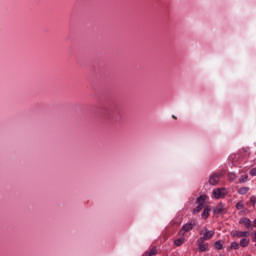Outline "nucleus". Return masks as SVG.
<instances>
[{"instance_id":"obj_1","label":"nucleus","mask_w":256,"mask_h":256,"mask_svg":"<svg viewBox=\"0 0 256 256\" xmlns=\"http://www.w3.org/2000/svg\"><path fill=\"white\" fill-rule=\"evenodd\" d=\"M199 235H201V237L198 239V241L205 242L209 241V239H213L215 231L209 230L207 227H204L202 230L199 231Z\"/></svg>"},{"instance_id":"obj_2","label":"nucleus","mask_w":256,"mask_h":256,"mask_svg":"<svg viewBox=\"0 0 256 256\" xmlns=\"http://www.w3.org/2000/svg\"><path fill=\"white\" fill-rule=\"evenodd\" d=\"M227 195V190L225 188H216L212 192V197L214 199H223Z\"/></svg>"},{"instance_id":"obj_3","label":"nucleus","mask_w":256,"mask_h":256,"mask_svg":"<svg viewBox=\"0 0 256 256\" xmlns=\"http://www.w3.org/2000/svg\"><path fill=\"white\" fill-rule=\"evenodd\" d=\"M195 225H197V222L193 221V222H189L186 223L182 226V228L180 229V235H185V233H189V231H192V229L195 227Z\"/></svg>"},{"instance_id":"obj_4","label":"nucleus","mask_w":256,"mask_h":256,"mask_svg":"<svg viewBox=\"0 0 256 256\" xmlns=\"http://www.w3.org/2000/svg\"><path fill=\"white\" fill-rule=\"evenodd\" d=\"M230 235H231V237L241 239L242 237H249V235H251V233L249 231L233 230V231H231Z\"/></svg>"},{"instance_id":"obj_5","label":"nucleus","mask_w":256,"mask_h":256,"mask_svg":"<svg viewBox=\"0 0 256 256\" xmlns=\"http://www.w3.org/2000/svg\"><path fill=\"white\" fill-rule=\"evenodd\" d=\"M213 211L215 215H225L227 213V209H225V205L223 203L214 207Z\"/></svg>"},{"instance_id":"obj_6","label":"nucleus","mask_w":256,"mask_h":256,"mask_svg":"<svg viewBox=\"0 0 256 256\" xmlns=\"http://www.w3.org/2000/svg\"><path fill=\"white\" fill-rule=\"evenodd\" d=\"M197 245H198V251L200 253H205L209 251V243L201 242V240H197Z\"/></svg>"},{"instance_id":"obj_7","label":"nucleus","mask_w":256,"mask_h":256,"mask_svg":"<svg viewBox=\"0 0 256 256\" xmlns=\"http://www.w3.org/2000/svg\"><path fill=\"white\" fill-rule=\"evenodd\" d=\"M219 174H213L209 178V185H217L219 183Z\"/></svg>"},{"instance_id":"obj_8","label":"nucleus","mask_w":256,"mask_h":256,"mask_svg":"<svg viewBox=\"0 0 256 256\" xmlns=\"http://www.w3.org/2000/svg\"><path fill=\"white\" fill-rule=\"evenodd\" d=\"M240 224L244 225L246 229H253V227L251 226V219L249 218H243L242 220H240Z\"/></svg>"},{"instance_id":"obj_9","label":"nucleus","mask_w":256,"mask_h":256,"mask_svg":"<svg viewBox=\"0 0 256 256\" xmlns=\"http://www.w3.org/2000/svg\"><path fill=\"white\" fill-rule=\"evenodd\" d=\"M205 201H207V196L201 195L197 198L196 203L197 205H205Z\"/></svg>"},{"instance_id":"obj_10","label":"nucleus","mask_w":256,"mask_h":256,"mask_svg":"<svg viewBox=\"0 0 256 256\" xmlns=\"http://www.w3.org/2000/svg\"><path fill=\"white\" fill-rule=\"evenodd\" d=\"M157 255V248H152L150 251L145 252L142 256H153Z\"/></svg>"},{"instance_id":"obj_11","label":"nucleus","mask_w":256,"mask_h":256,"mask_svg":"<svg viewBox=\"0 0 256 256\" xmlns=\"http://www.w3.org/2000/svg\"><path fill=\"white\" fill-rule=\"evenodd\" d=\"M210 211H211V208H209V207L204 208V210L202 212V219H207V217H209Z\"/></svg>"},{"instance_id":"obj_12","label":"nucleus","mask_w":256,"mask_h":256,"mask_svg":"<svg viewBox=\"0 0 256 256\" xmlns=\"http://www.w3.org/2000/svg\"><path fill=\"white\" fill-rule=\"evenodd\" d=\"M239 195H247L249 193V187H241L238 190Z\"/></svg>"},{"instance_id":"obj_13","label":"nucleus","mask_w":256,"mask_h":256,"mask_svg":"<svg viewBox=\"0 0 256 256\" xmlns=\"http://www.w3.org/2000/svg\"><path fill=\"white\" fill-rule=\"evenodd\" d=\"M183 243H185V238H178L174 241V245H176V247H181Z\"/></svg>"},{"instance_id":"obj_14","label":"nucleus","mask_w":256,"mask_h":256,"mask_svg":"<svg viewBox=\"0 0 256 256\" xmlns=\"http://www.w3.org/2000/svg\"><path fill=\"white\" fill-rule=\"evenodd\" d=\"M240 247H248L249 246V239H247V238H242L241 240H240Z\"/></svg>"},{"instance_id":"obj_15","label":"nucleus","mask_w":256,"mask_h":256,"mask_svg":"<svg viewBox=\"0 0 256 256\" xmlns=\"http://www.w3.org/2000/svg\"><path fill=\"white\" fill-rule=\"evenodd\" d=\"M214 247L217 249V251H221L223 249V243H221V240H218L214 243Z\"/></svg>"},{"instance_id":"obj_16","label":"nucleus","mask_w":256,"mask_h":256,"mask_svg":"<svg viewBox=\"0 0 256 256\" xmlns=\"http://www.w3.org/2000/svg\"><path fill=\"white\" fill-rule=\"evenodd\" d=\"M205 208V205L203 204H198V206L193 210L194 215H196V213H199L201 210H203Z\"/></svg>"},{"instance_id":"obj_17","label":"nucleus","mask_w":256,"mask_h":256,"mask_svg":"<svg viewBox=\"0 0 256 256\" xmlns=\"http://www.w3.org/2000/svg\"><path fill=\"white\" fill-rule=\"evenodd\" d=\"M247 179H249V176L242 175L239 179V183H247Z\"/></svg>"},{"instance_id":"obj_18","label":"nucleus","mask_w":256,"mask_h":256,"mask_svg":"<svg viewBox=\"0 0 256 256\" xmlns=\"http://www.w3.org/2000/svg\"><path fill=\"white\" fill-rule=\"evenodd\" d=\"M239 243H237V242H232L231 244H230V249H239Z\"/></svg>"},{"instance_id":"obj_19","label":"nucleus","mask_w":256,"mask_h":256,"mask_svg":"<svg viewBox=\"0 0 256 256\" xmlns=\"http://www.w3.org/2000/svg\"><path fill=\"white\" fill-rule=\"evenodd\" d=\"M243 207H245V204H243V201H240L236 204V209L238 210L243 209Z\"/></svg>"},{"instance_id":"obj_20","label":"nucleus","mask_w":256,"mask_h":256,"mask_svg":"<svg viewBox=\"0 0 256 256\" xmlns=\"http://www.w3.org/2000/svg\"><path fill=\"white\" fill-rule=\"evenodd\" d=\"M250 203H252L253 207H255V203H256V197L255 196L250 197Z\"/></svg>"},{"instance_id":"obj_21","label":"nucleus","mask_w":256,"mask_h":256,"mask_svg":"<svg viewBox=\"0 0 256 256\" xmlns=\"http://www.w3.org/2000/svg\"><path fill=\"white\" fill-rule=\"evenodd\" d=\"M250 175L252 177H256V168H253V169L250 170Z\"/></svg>"},{"instance_id":"obj_22","label":"nucleus","mask_w":256,"mask_h":256,"mask_svg":"<svg viewBox=\"0 0 256 256\" xmlns=\"http://www.w3.org/2000/svg\"><path fill=\"white\" fill-rule=\"evenodd\" d=\"M252 241H254V243H256V231L254 232V234L252 236Z\"/></svg>"},{"instance_id":"obj_23","label":"nucleus","mask_w":256,"mask_h":256,"mask_svg":"<svg viewBox=\"0 0 256 256\" xmlns=\"http://www.w3.org/2000/svg\"><path fill=\"white\" fill-rule=\"evenodd\" d=\"M242 151H244V153H249V147L242 148Z\"/></svg>"},{"instance_id":"obj_24","label":"nucleus","mask_w":256,"mask_h":256,"mask_svg":"<svg viewBox=\"0 0 256 256\" xmlns=\"http://www.w3.org/2000/svg\"><path fill=\"white\" fill-rule=\"evenodd\" d=\"M253 226L256 227V218L253 221Z\"/></svg>"},{"instance_id":"obj_25","label":"nucleus","mask_w":256,"mask_h":256,"mask_svg":"<svg viewBox=\"0 0 256 256\" xmlns=\"http://www.w3.org/2000/svg\"><path fill=\"white\" fill-rule=\"evenodd\" d=\"M172 117H173V119H177V117L175 115H173Z\"/></svg>"}]
</instances>
